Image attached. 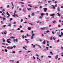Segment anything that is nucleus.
<instances>
[{
  "instance_id": "obj_1",
  "label": "nucleus",
  "mask_w": 63,
  "mask_h": 63,
  "mask_svg": "<svg viewBox=\"0 0 63 63\" xmlns=\"http://www.w3.org/2000/svg\"><path fill=\"white\" fill-rule=\"evenodd\" d=\"M7 49H12L13 48V47H7Z\"/></svg>"
},
{
  "instance_id": "obj_2",
  "label": "nucleus",
  "mask_w": 63,
  "mask_h": 63,
  "mask_svg": "<svg viewBox=\"0 0 63 63\" xmlns=\"http://www.w3.org/2000/svg\"><path fill=\"white\" fill-rule=\"evenodd\" d=\"M57 10L58 12H61V11L60 10V9L59 7L58 8Z\"/></svg>"
},
{
  "instance_id": "obj_3",
  "label": "nucleus",
  "mask_w": 63,
  "mask_h": 63,
  "mask_svg": "<svg viewBox=\"0 0 63 63\" xmlns=\"http://www.w3.org/2000/svg\"><path fill=\"white\" fill-rule=\"evenodd\" d=\"M11 4L12 5V6H13V7L12 8V9H14V4H13V2H11Z\"/></svg>"
},
{
  "instance_id": "obj_4",
  "label": "nucleus",
  "mask_w": 63,
  "mask_h": 63,
  "mask_svg": "<svg viewBox=\"0 0 63 63\" xmlns=\"http://www.w3.org/2000/svg\"><path fill=\"white\" fill-rule=\"evenodd\" d=\"M43 9L44 10V12H46L47 11V8H44Z\"/></svg>"
},
{
  "instance_id": "obj_5",
  "label": "nucleus",
  "mask_w": 63,
  "mask_h": 63,
  "mask_svg": "<svg viewBox=\"0 0 63 63\" xmlns=\"http://www.w3.org/2000/svg\"><path fill=\"white\" fill-rule=\"evenodd\" d=\"M7 42L8 43H9V44H10V43H11V42L9 40H7Z\"/></svg>"
},
{
  "instance_id": "obj_6",
  "label": "nucleus",
  "mask_w": 63,
  "mask_h": 63,
  "mask_svg": "<svg viewBox=\"0 0 63 63\" xmlns=\"http://www.w3.org/2000/svg\"><path fill=\"white\" fill-rule=\"evenodd\" d=\"M58 55H57L55 57V58L56 59H57V58H58Z\"/></svg>"
},
{
  "instance_id": "obj_7",
  "label": "nucleus",
  "mask_w": 63,
  "mask_h": 63,
  "mask_svg": "<svg viewBox=\"0 0 63 63\" xmlns=\"http://www.w3.org/2000/svg\"><path fill=\"white\" fill-rule=\"evenodd\" d=\"M27 9L28 10V11H31L32 10V9L30 8H27Z\"/></svg>"
},
{
  "instance_id": "obj_8",
  "label": "nucleus",
  "mask_w": 63,
  "mask_h": 63,
  "mask_svg": "<svg viewBox=\"0 0 63 63\" xmlns=\"http://www.w3.org/2000/svg\"><path fill=\"white\" fill-rule=\"evenodd\" d=\"M55 16V14H52L51 15H50V16Z\"/></svg>"
},
{
  "instance_id": "obj_9",
  "label": "nucleus",
  "mask_w": 63,
  "mask_h": 63,
  "mask_svg": "<svg viewBox=\"0 0 63 63\" xmlns=\"http://www.w3.org/2000/svg\"><path fill=\"white\" fill-rule=\"evenodd\" d=\"M41 16H44L45 15V14L43 13H42L41 14Z\"/></svg>"
},
{
  "instance_id": "obj_10",
  "label": "nucleus",
  "mask_w": 63,
  "mask_h": 63,
  "mask_svg": "<svg viewBox=\"0 0 63 63\" xmlns=\"http://www.w3.org/2000/svg\"><path fill=\"white\" fill-rule=\"evenodd\" d=\"M28 30H31V28L30 27H28Z\"/></svg>"
},
{
  "instance_id": "obj_11",
  "label": "nucleus",
  "mask_w": 63,
  "mask_h": 63,
  "mask_svg": "<svg viewBox=\"0 0 63 63\" xmlns=\"http://www.w3.org/2000/svg\"><path fill=\"white\" fill-rule=\"evenodd\" d=\"M57 14L58 15V16H60V14H59V13H58Z\"/></svg>"
},
{
  "instance_id": "obj_12",
  "label": "nucleus",
  "mask_w": 63,
  "mask_h": 63,
  "mask_svg": "<svg viewBox=\"0 0 63 63\" xmlns=\"http://www.w3.org/2000/svg\"><path fill=\"white\" fill-rule=\"evenodd\" d=\"M20 32H21V33H22V32H24V31H23L22 30H21L20 31Z\"/></svg>"
},
{
  "instance_id": "obj_13",
  "label": "nucleus",
  "mask_w": 63,
  "mask_h": 63,
  "mask_svg": "<svg viewBox=\"0 0 63 63\" xmlns=\"http://www.w3.org/2000/svg\"><path fill=\"white\" fill-rule=\"evenodd\" d=\"M6 14H7V15H8V16H10V15L9 14V13H8V12H7Z\"/></svg>"
},
{
  "instance_id": "obj_14",
  "label": "nucleus",
  "mask_w": 63,
  "mask_h": 63,
  "mask_svg": "<svg viewBox=\"0 0 63 63\" xmlns=\"http://www.w3.org/2000/svg\"><path fill=\"white\" fill-rule=\"evenodd\" d=\"M45 40H44L43 41V44H46V42H45Z\"/></svg>"
},
{
  "instance_id": "obj_15",
  "label": "nucleus",
  "mask_w": 63,
  "mask_h": 63,
  "mask_svg": "<svg viewBox=\"0 0 63 63\" xmlns=\"http://www.w3.org/2000/svg\"><path fill=\"white\" fill-rule=\"evenodd\" d=\"M3 20L4 21V20H6V18L5 17H3Z\"/></svg>"
},
{
  "instance_id": "obj_16",
  "label": "nucleus",
  "mask_w": 63,
  "mask_h": 63,
  "mask_svg": "<svg viewBox=\"0 0 63 63\" xmlns=\"http://www.w3.org/2000/svg\"><path fill=\"white\" fill-rule=\"evenodd\" d=\"M32 16H34V13H32Z\"/></svg>"
},
{
  "instance_id": "obj_17",
  "label": "nucleus",
  "mask_w": 63,
  "mask_h": 63,
  "mask_svg": "<svg viewBox=\"0 0 63 63\" xmlns=\"http://www.w3.org/2000/svg\"><path fill=\"white\" fill-rule=\"evenodd\" d=\"M42 30H44V29H45V28H40Z\"/></svg>"
},
{
  "instance_id": "obj_18",
  "label": "nucleus",
  "mask_w": 63,
  "mask_h": 63,
  "mask_svg": "<svg viewBox=\"0 0 63 63\" xmlns=\"http://www.w3.org/2000/svg\"><path fill=\"white\" fill-rule=\"evenodd\" d=\"M61 35L62 36H63V32H61Z\"/></svg>"
},
{
  "instance_id": "obj_19",
  "label": "nucleus",
  "mask_w": 63,
  "mask_h": 63,
  "mask_svg": "<svg viewBox=\"0 0 63 63\" xmlns=\"http://www.w3.org/2000/svg\"><path fill=\"white\" fill-rule=\"evenodd\" d=\"M56 22V21L54 20L53 22V23H54Z\"/></svg>"
},
{
  "instance_id": "obj_20",
  "label": "nucleus",
  "mask_w": 63,
  "mask_h": 63,
  "mask_svg": "<svg viewBox=\"0 0 63 63\" xmlns=\"http://www.w3.org/2000/svg\"><path fill=\"white\" fill-rule=\"evenodd\" d=\"M7 40V41H11V39H8Z\"/></svg>"
},
{
  "instance_id": "obj_21",
  "label": "nucleus",
  "mask_w": 63,
  "mask_h": 63,
  "mask_svg": "<svg viewBox=\"0 0 63 63\" xmlns=\"http://www.w3.org/2000/svg\"><path fill=\"white\" fill-rule=\"evenodd\" d=\"M46 48L47 50H48V47H46Z\"/></svg>"
},
{
  "instance_id": "obj_22",
  "label": "nucleus",
  "mask_w": 63,
  "mask_h": 63,
  "mask_svg": "<svg viewBox=\"0 0 63 63\" xmlns=\"http://www.w3.org/2000/svg\"><path fill=\"white\" fill-rule=\"evenodd\" d=\"M19 27L20 28H22V26H21V25H20Z\"/></svg>"
},
{
  "instance_id": "obj_23",
  "label": "nucleus",
  "mask_w": 63,
  "mask_h": 63,
  "mask_svg": "<svg viewBox=\"0 0 63 63\" xmlns=\"http://www.w3.org/2000/svg\"><path fill=\"white\" fill-rule=\"evenodd\" d=\"M28 6L30 7H32V6L30 4L28 5Z\"/></svg>"
},
{
  "instance_id": "obj_24",
  "label": "nucleus",
  "mask_w": 63,
  "mask_h": 63,
  "mask_svg": "<svg viewBox=\"0 0 63 63\" xmlns=\"http://www.w3.org/2000/svg\"><path fill=\"white\" fill-rule=\"evenodd\" d=\"M11 24H9V25H8L7 26H11Z\"/></svg>"
},
{
  "instance_id": "obj_25",
  "label": "nucleus",
  "mask_w": 63,
  "mask_h": 63,
  "mask_svg": "<svg viewBox=\"0 0 63 63\" xmlns=\"http://www.w3.org/2000/svg\"><path fill=\"white\" fill-rule=\"evenodd\" d=\"M59 37H61V36H62L61 35H60L59 34Z\"/></svg>"
},
{
  "instance_id": "obj_26",
  "label": "nucleus",
  "mask_w": 63,
  "mask_h": 63,
  "mask_svg": "<svg viewBox=\"0 0 63 63\" xmlns=\"http://www.w3.org/2000/svg\"><path fill=\"white\" fill-rule=\"evenodd\" d=\"M15 16H17V17H18V15H17L16 14L15 15Z\"/></svg>"
},
{
  "instance_id": "obj_27",
  "label": "nucleus",
  "mask_w": 63,
  "mask_h": 63,
  "mask_svg": "<svg viewBox=\"0 0 63 63\" xmlns=\"http://www.w3.org/2000/svg\"><path fill=\"white\" fill-rule=\"evenodd\" d=\"M50 53H51V54L52 55L53 54V53H52V52H50Z\"/></svg>"
},
{
  "instance_id": "obj_28",
  "label": "nucleus",
  "mask_w": 63,
  "mask_h": 63,
  "mask_svg": "<svg viewBox=\"0 0 63 63\" xmlns=\"http://www.w3.org/2000/svg\"><path fill=\"white\" fill-rule=\"evenodd\" d=\"M42 8V6H41L39 7L40 9H41V8Z\"/></svg>"
},
{
  "instance_id": "obj_29",
  "label": "nucleus",
  "mask_w": 63,
  "mask_h": 63,
  "mask_svg": "<svg viewBox=\"0 0 63 63\" xmlns=\"http://www.w3.org/2000/svg\"><path fill=\"white\" fill-rule=\"evenodd\" d=\"M33 39V37L32 36L31 37V39Z\"/></svg>"
},
{
  "instance_id": "obj_30",
  "label": "nucleus",
  "mask_w": 63,
  "mask_h": 63,
  "mask_svg": "<svg viewBox=\"0 0 63 63\" xmlns=\"http://www.w3.org/2000/svg\"><path fill=\"white\" fill-rule=\"evenodd\" d=\"M22 21H23V19H21L20 21L21 22H22Z\"/></svg>"
},
{
  "instance_id": "obj_31",
  "label": "nucleus",
  "mask_w": 63,
  "mask_h": 63,
  "mask_svg": "<svg viewBox=\"0 0 63 63\" xmlns=\"http://www.w3.org/2000/svg\"><path fill=\"white\" fill-rule=\"evenodd\" d=\"M13 47H14V48H15V47H16V46H13Z\"/></svg>"
},
{
  "instance_id": "obj_32",
  "label": "nucleus",
  "mask_w": 63,
  "mask_h": 63,
  "mask_svg": "<svg viewBox=\"0 0 63 63\" xmlns=\"http://www.w3.org/2000/svg\"><path fill=\"white\" fill-rule=\"evenodd\" d=\"M13 20V18H10V21H11V20Z\"/></svg>"
},
{
  "instance_id": "obj_33",
  "label": "nucleus",
  "mask_w": 63,
  "mask_h": 63,
  "mask_svg": "<svg viewBox=\"0 0 63 63\" xmlns=\"http://www.w3.org/2000/svg\"><path fill=\"white\" fill-rule=\"evenodd\" d=\"M53 9H55V6H53Z\"/></svg>"
},
{
  "instance_id": "obj_34",
  "label": "nucleus",
  "mask_w": 63,
  "mask_h": 63,
  "mask_svg": "<svg viewBox=\"0 0 63 63\" xmlns=\"http://www.w3.org/2000/svg\"><path fill=\"white\" fill-rule=\"evenodd\" d=\"M48 32H49V31H48V30H47V33H48Z\"/></svg>"
},
{
  "instance_id": "obj_35",
  "label": "nucleus",
  "mask_w": 63,
  "mask_h": 63,
  "mask_svg": "<svg viewBox=\"0 0 63 63\" xmlns=\"http://www.w3.org/2000/svg\"><path fill=\"white\" fill-rule=\"evenodd\" d=\"M58 27H61L60 25H58Z\"/></svg>"
},
{
  "instance_id": "obj_36",
  "label": "nucleus",
  "mask_w": 63,
  "mask_h": 63,
  "mask_svg": "<svg viewBox=\"0 0 63 63\" xmlns=\"http://www.w3.org/2000/svg\"><path fill=\"white\" fill-rule=\"evenodd\" d=\"M24 35H22V38H23V39H24Z\"/></svg>"
},
{
  "instance_id": "obj_37",
  "label": "nucleus",
  "mask_w": 63,
  "mask_h": 63,
  "mask_svg": "<svg viewBox=\"0 0 63 63\" xmlns=\"http://www.w3.org/2000/svg\"><path fill=\"white\" fill-rule=\"evenodd\" d=\"M53 40H55V38L54 37H53Z\"/></svg>"
},
{
  "instance_id": "obj_38",
  "label": "nucleus",
  "mask_w": 63,
  "mask_h": 63,
  "mask_svg": "<svg viewBox=\"0 0 63 63\" xmlns=\"http://www.w3.org/2000/svg\"><path fill=\"white\" fill-rule=\"evenodd\" d=\"M48 57L49 58H51V56H48Z\"/></svg>"
},
{
  "instance_id": "obj_39",
  "label": "nucleus",
  "mask_w": 63,
  "mask_h": 63,
  "mask_svg": "<svg viewBox=\"0 0 63 63\" xmlns=\"http://www.w3.org/2000/svg\"><path fill=\"white\" fill-rule=\"evenodd\" d=\"M39 18H42V16H40L39 17Z\"/></svg>"
},
{
  "instance_id": "obj_40",
  "label": "nucleus",
  "mask_w": 63,
  "mask_h": 63,
  "mask_svg": "<svg viewBox=\"0 0 63 63\" xmlns=\"http://www.w3.org/2000/svg\"><path fill=\"white\" fill-rule=\"evenodd\" d=\"M35 34H32V36H35Z\"/></svg>"
},
{
  "instance_id": "obj_41",
  "label": "nucleus",
  "mask_w": 63,
  "mask_h": 63,
  "mask_svg": "<svg viewBox=\"0 0 63 63\" xmlns=\"http://www.w3.org/2000/svg\"><path fill=\"white\" fill-rule=\"evenodd\" d=\"M29 24H31V25H33V24H32V23H29Z\"/></svg>"
},
{
  "instance_id": "obj_42",
  "label": "nucleus",
  "mask_w": 63,
  "mask_h": 63,
  "mask_svg": "<svg viewBox=\"0 0 63 63\" xmlns=\"http://www.w3.org/2000/svg\"><path fill=\"white\" fill-rule=\"evenodd\" d=\"M20 30V29H19V28H18L17 29V30Z\"/></svg>"
},
{
  "instance_id": "obj_43",
  "label": "nucleus",
  "mask_w": 63,
  "mask_h": 63,
  "mask_svg": "<svg viewBox=\"0 0 63 63\" xmlns=\"http://www.w3.org/2000/svg\"><path fill=\"white\" fill-rule=\"evenodd\" d=\"M5 26H6V25H5L3 26V27H5Z\"/></svg>"
},
{
  "instance_id": "obj_44",
  "label": "nucleus",
  "mask_w": 63,
  "mask_h": 63,
  "mask_svg": "<svg viewBox=\"0 0 63 63\" xmlns=\"http://www.w3.org/2000/svg\"><path fill=\"white\" fill-rule=\"evenodd\" d=\"M55 6L56 7H57V4H56L55 5Z\"/></svg>"
},
{
  "instance_id": "obj_45",
  "label": "nucleus",
  "mask_w": 63,
  "mask_h": 63,
  "mask_svg": "<svg viewBox=\"0 0 63 63\" xmlns=\"http://www.w3.org/2000/svg\"><path fill=\"white\" fill-rule=\"evenodd\" d=\"M5 50L6 51V52H7V50H6V49H5Z\"/></svg>"
},
{
  "instance_id": "obj_46",
  "label": "nucleus",
  "mask_w": 63,
  "mask_h": 63,
  "mask_svg": "<svg viewBox=\"0 0 63 63\" xmlns=\"http://www.w3.org/2000/svg\"><path fill=\"white\" fill-rule=\"evenodd\" d=\"M46 15H47V16H48V13H46Z\"/></svg>"
},
{
  "instance_id": "obj_47",
  "label": "nucleus",
  "mask_w": 63,
  "mask_h": 63,
  "mask_svg": "<svg viewBox=\"0 0 63 63\" xmlns=\"http://www.w3.org/2000/svg\"><path fill=\"white\" fill-rule=\"evenodd\" d=\"M1 23L2 24H3V22L2 21H1Z\"/></svg>"
},
{
  "instance_id": "obj_48",
  "label": "nucleus",
  "mask_w": 63,
  "mask_h": 63,
  "mask_svg": "<svg viewBox=\"0 0 63 63\" xmlns=\"http://www.w3.org/2000/svg\"><path fill=\"white\" fill-rule=\"evenodd\" d=\"M15 41H16V42H17V39H15Z\"/></svg>"
},
{
  "instance_id": "obj_49",
  "label": "nucleus",
  "mask_w": 63,
  "mask_h": 63,
  "mask_svg": "<svg viewBox=\"0 0 63 63\" xmlns=\"http://www.w3.org/2000/svg\"><path fill=\"white\" fill-rule=\"evenodd\" d=\"M51 26V25H50L49 26V27H50Z\"/></svg>"
},
{
  "instance_id": "obj_50",
  "label": "nucleus",
  "mask_w": 63,
  "mask_h": 63,
  "mask_svg": "<svg viewBox=\"0 0 63 63\" xmlns=\"http://www.w3.org/2000/svg\"><path fill=\"white\" fill-rule=\"evenodd\" d=\"M33 47H34V48L35 47V45H33Z\"/></svg>"
},
{
  "instance_id": "obj_51",
  "label": "nucleus",
  "mask_w": 63,
  "mask_h": 63,
  "mask_svg": "<svg viewBox=\"0 0 63 63\" xmlns=\"http://www.w3.org/2000/svg\"><path fill=\"white\" fill-rule=\"evenodd\" d=\"M15 53L16 52H15V51H14L12 53Z\"/></svg>"
},
{
  "instance_id": "obj_52",
  "label": "nucleus",
  "mask_w": 63,
  "mask_h": 63,
  "mask_svg": "<svg viewBox=\"0 0 63 63\" xmlns=\"http://www.w3.org/2000/svg\"><path fill=\"white\" fill-rule=\"evenodd\" d=\"M33 58L34 59H35V58L34 57H33Z\"/></svg>"
},
{
  "instance_id": "obj_53",
  "label": "nucleus",
  "mask_w": 63,
  "mask_h": 63,
  "mask_svg": "<svg viewBox=\"0 0 63 63\" xmlns=\"http://www.w3.org/2000/svg\"><path fill=\"white\" fill-rule=\"evenodd\" d=\"M11 38H13V39H15V37H11Z\"/></svg>"
},
{
  "instance_id": "obj_54",
  "label": "nucleus",
  "mask_w": 63,
  "mask_h": 63,
  "mask_svg": "<svg viewBox=\"0 0 63 63\" xmlns=\"http://www.w3.org/2000/svg\"><path fill=\"white\" fill-rule=\"evenodd\" d=\"M50 39L51 40H52V37H50Z\"/></svg>"
},
{
  "instance_id": "obj_55",
  "label": "nucleus",
  "mask_w": 63,
  "mask_h": 63,
  "mask_svg": "<svg viewBox=\"0 0 63 63\" xmlns=\"http://www.w3.org/2000/svg\"><path fill=\"white\" fill-rule=\"evenodd\" d=\"M52 33H53V34H54V32H52Z\"/></svg>"
},
{
  "instance_id": "obj_56",
  "label": "nucleus",
  "mask_w": 63,
  "mask_h": 63,
  "mask_svg": "<svg viewBox=\"0 0 63 63\" xmlns=\"http://www.w3.org/2000/svg\"><path fill=\"white\" fill-rule=\"evenodd\" d=\"M3 42H5V40H2Z\"/></svg>"
},
{
  "instance_id": "obj_57",
  "label": "nucleus",
  "mask_w": 63,
  "mask_h": 63,
  "mask_svg": "<svg viewBox=\"0 0 63 63\" xmlns=\"http://www.w3.org/2000/svg\"><path fill=\"white\" fill-rule=\"evenodd\" d=\"M37 59H39V60H40V59H39V58L38 57H37Z\"/></svg>"
},
{
  "instance_id": "obj_58",
  "label": "nucleus",
  "mask_w": 63,
  "mask_h": 63,
  "mask_svg": "<svg viewBox=\"0 0 63 63\" xmlns=\"http://www.w3.org/2000/svg\"><path fill=\"white\" fill-rule=\"evenodd\" d=\"M25 41H28V40L27 39H25Z\"/></svg>"
},
{
  "instance_id": "obj_59",
  "label": "nucleus",
  "mask_w": 63,
  "mask_h": 63,
  "mask_svg": "<svg viewBox=\"0 0 63 63\" xmlns=\"http://www.w3.org/2000/svg\"><path fill=\"white\" fill-rule=\"evenodd\" d=\"M16 22H14L13 23V24H16Z\"/></svg>"
},
{
  "instance_id": "obj_60",
  "label": "nucleus",
  "mask_w": 63,
  "mask_h": 63,
  "mask_svg": "<svg viewBox=\"0 0 63 63\" xmlns=\"http://www.w3.org/2000/svg\"><path fill=\"white\" fill-rule=\"evenodd\" d=\"M24 23H27V22H24Z\"/></svg>"
},
{
  "instance_id": "obj_61",
  "label": "nucleus",
  "mask_w": 63,
  "mask_h": 63,
  "mask_svg": "<svg viewBox=\"0 0 63 63\" xmlns=\"http://www.w3.org/2000/svg\"><path fill=\"white\" fill-rule=\"evenodd\" d=\"M16 63H19V62L18 61H17Z\"/></svg>"
},
{
  "instance_id": "obj_62",
  "label": "nucleus",
  "mask_w": 63,
  "mask_h": 63,
  "mask_svg": "<svg viewBox=\"0 0 63 63\" xmlns=\"http://www.w3.org/2000/svg\"><path fill=\"white\" fill-rule=\"evenodd\" d=\"M49 47L50 48H51L52 47V46H50Z\"/></svg>"
},
{
  "instance_id": "obj_63",
  "label": "nucleus",
  "mask_w": 63,
  "mask_h": 63,
  "mask_svg": "<svg viewBox=\"0 0 63 63\" xmlns=\"http://www.w3.org/2000/svg\"><path fill=\"white\" fill-rule=\"evenodd\" d=\"M37 6H36L35 7V9H37Z\"/></svg>"
},
{
  "instance_id": "obj_64",
  "label": "nucleus",
  "mask_w": 63,
  "mask_h": 63,
  "mask_svg": "<svg viewBox=\"0 0 63 63\" xmlns=\"http://www.w3.org/2000/svg\"><path fill=\"white\" fill-rule=\"evenodd\" d=\"M4 34H5V35H6V33L5 32H4Z\"/></svg>"
}]
</instances>
